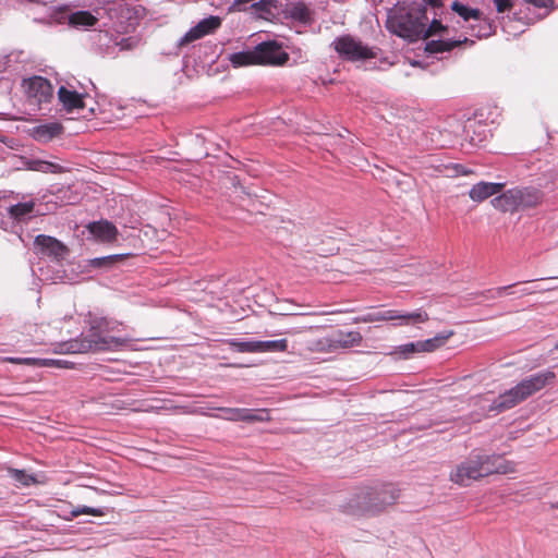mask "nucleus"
I'll use <instances>...</instances> for the list:
<instances>
[{
	"mask_svg": "<svg viewBox=\"0 0 558 558\" xmlns=\"http://www.w3.org/2000/svg\"><path fill=\"white\" fill-rule=\"evenodd\" d=\"M400 496V489L393 484H377L373 487L359 489L343 511L353 515L377 514L387 506L395 504Z\"/></svg>",
	"mask_w": 558,
	"mask_h": 558,
	"instance_id": "1",
	"label": "nucleus"
},
{
	"mask_svg": "<svg viewBox=\"0 0 558 558\" xmlns=\"http://www.w3.org/2000/svg\"><path fill=\"white\" fill-rule=\"evenodd\" d=\"M90 333L84 339L71 340L59 344V353H86L89 351H107L122 347L126 341L122 338L109 336L111 323L104 317L89 320Z\"/></svg>",
	"mask_w": 558,
	"mask_h": 558,
	"instance_id": "2",
	"label": "nucleus"
},
{
	"mask_svg": "<svg viewBox=\"0 0 558 558\" xmlns=\"http://www.w3.org/2000/svg\"><path fill=\"white\" fill-rule=\"evenodd\" d=\"M427 23L428 17L424 8L397 7L388 12L386 27L401 38L415 41L423 35Z\"/></svg>",
	"mask_w": 558,
	"mask_h": 558,
	"instance_id": "3",
	"label": "nucleus"
},
{
	"mask_svg": "<svg viewBox=\"0 0 558 558\" xmlns=\"http://www.w3.org/2000/svg\"><path fill=\"white\" fill-rule=\"evenodd\" d=\"M556 374L553 371H544L521 380L517 386L499 395L489 405L488 411L501 413L512 409L527 399L533 393L543 389L549 381L554 380Z\"/></svg>",
	"mask_w": 558,
	"mask_h": 558,
	"instance_id": "4",
	"label": "nucleus"
},
{
	"mask_svg": "<svg viewBox=\"0 0 558 558\" xmlns=\"http://www.w3.org/2000/svg\"><path fill=\"white\" fill-rule=\"evenodd\" d=\"M544 198L541 190L529 187H514L492 199V205L504 213H514L538 206Z\"/></svg>",
	"mask_w": 558,
	"mask_h": 558,
	"instance_id": "5",
	"label": "nucleus"
},
{
	"mask_svg": "<svg viewBox=\"0 0 558 558\" xmlns=\"http://www.w3.org/2000/svg\"><path fill=\"white\" fill-rule=\"evenodd\" d=\"M290 59L281 44L276 40L262 41L254 49L246 50V65L282 66Z\"/></svg>",
	"mask_w": 558,
	"mask_h": 558,
	"instance_id": "6",
	"label": "nucleus"
},
{
	"mask_svg": "<svg viewBox=\"0 0 558 558\" xmlns=\"http://www.w3.org/2000/svg\"><path fill=\"white\" fill-rule=\"evenodd\" d=\"M331 46L342 59L348 61H360L377 57L375 48L364 45L360 39L351 35L337 37Z\"/></svg>",
	"mask_w": 558,
	"mask_h": 558,
	"instance_id": "7",
	"label": "nucleus"
},
{
	"mask_svg": "<svg viewBox=\"0 0 558 558\" xmlns=\"http://www.w3.org/2000/svg\"><path fill=\"white\" fill-rule=\"evenodd\" d=\"M22 85L27 102L34 110L40 109L41 105L50 102L53 97V87L45 77L33 76L24 80Z\"/></svg>",
	"mask_w": 558,
	"mask_h": 558,
	"instance_id": "8",
	"label": "nucleus"
},
{
	"mask_svg": "<svg viewBox=\"0 0 558 558\" xmlns=\"http://www.w3.org/2000/svg\"><path fill=\"white\" fill-rule=\"evenodd\" d=\"M395 319L401 320V325H415L427 322L429 317L428 314L422 310L413 313H401L399 311L389 310L366 314L362 317L355 318V323H373Z\"/></svg>",
	"mask_w": 558,
	"mask_h": 558,
	"instance_id": "9",
	"label": "nucleus"
},
{
	"mask_svg": "<svg viewBox=\"0 0 558 558\" xmlns=\"http://www.w3.org/2000/svg\"><path fill=\"white\" fill-rule=\"evenodd\" d=\"M222 20L217 15H209L201 20L196 25L191 27L178 41V47L181 48L195 40H198L207 35L215 34L221 26Z\"/></svg>",
	"mask_w": 558,
	"mask_h": 558,
	"instance_id": "10",
	"label": "nucleus"
},
{
	"mask_svg": "<svg viewBox=\"0 0 558 558\" xmlns=\"http://www.w3.org/2000/svg\"><path fill=\"white\" fill-rule=\"evenodd\" d=\"M478 468L476 456L473 453L468 460L458 464L450 472V481L460 486H469L473 481L483 477Z\"/></svg>",
	"mask_w": 558,
	"mask_h": 558,
	"instance_id": "11",
	"label": "nucleus"
},
{
	"mask_svg": "<svg viewBox=\"0 0 558 558\" xmlns=\"http://www.w3.org/2000/svg\"><path fill=\"white\" fill-rule=\"evenodd\" d=\"M34 245L38 250L39 254L47 256L56 262L63 260L68 255L66 246L57 239L49 235H37L35 238Z\"/></svg>",
	"mask_w": 558,
	"mask_h": 558,
	"instance_id": "12",
	"label": "nucleus"
},
{
	"mask_svg": "<svg viewBox=\"0 0 558 558\" xmlns=\"http://www.w3.org/2000/svg\"><path fill=\"white\" fill-rule=\"evenodd\" d=\"M363 337L359 331L338 330L319 344H327L329 350L351 349L362 343Z\"/></svg>",
	"mask_w": 558,
	"mask_h": 558,
	"instance_id": "13",
	"label": "nucleus"
},
{
	"mask_svg": "<svg viewBox=\"0 0 558 558\" xmlns=\"http://www.w3.org/2000/svg\"><path fill=\"white\" fill-rule=\"evenodd\" d=\"M482 475L487 476L493 473H506L505 460L500 456L475 454Z\"/></svg>",
	"mask_w": 558,
	"mask_h": 558,
	"instance_id": "14",
	"label": "nucleus"
},
{
	"mask_svg": "<svg viewBox=\"0 0 558 558\" xmlns=\"http://www.w3.org/2000/svg\"><path fill=\"white\" fill-rule=\"evenodd\" d=\"M63 132V126L59 122H47L44 124H39L34 126L31 130V135L34 140L41 143H47L54 137L61 135Z\"/></svg>",
	"mask_w": 558,
	"mask_h": 558,
	"instance_id": "15",
	"label": "nucleus"
},
{
	"mask_svg": "<svg viewBox=\"0 0 558 558\" xmlns=\"http://www.w3.org/2000/svg\"><path fill=\"white\" fill-rule=\"evenodd\" d=\"M88 230L90 234L101 242H112L118 235V229L116 226L107 220L89 223Z\"/></svg>",
	"mask_w": 558,
	"mask_h": 558,
	"instance_id": "16",
	"label": "nucleus"
},
{
	"mask_svg": "<svg viewBox=\"0 0 558 558\" xmlns=\"http://www.w3.org/2000/svg\"><path fill=\"white\" fill-rule=\"evenodd\" d=\"M504 189V183L480 182L472 186L469 196L474 202H483L498 194Z\"/></svg>",
	"mask_w": 558,
	"mask_h": 558,
	"instance_id": "17",
	"label": "nucleus"
},
{
	"mask_svg": "<svg viewBox=\"0 0 558 558\" xmlns=\"http://www.w3.org/2000/svg\"><path fill=\"white\" fill-rule=\"evenodd\" d=\"M288 350L287 339L246 341V352H284Z\"/></svg>",
	"mask_w": 558,
	"mask_h": 558,
	"instance_id": "18",
	"label": "nucleus"
},
{
	"mask_svg": "<svg viewBox=\"0 0 558 558\" xmlns=\"http://www.w3.org/2000/svg\"><path fill=\"white\" fill-rule=\"evenodd\" d=\"M58 98L68 112H72L84 107L83 95L78 94L74 89L68 88L66 86H61L58 89Z\"/></svg>",
	"mask_w": 558,
	"mask_h": 558,
	"instance_id": "19",
	"label": "nucleus"
},
{
	"mask_svg": "<svg viewBox=\"0 0 558 558\" xmlns=\"http://www.w3.org/2000/svg\"><path fill=\"white\" fill-rule=\"evenodd\" d=\"M8 361L11 363L26 364L39 367H60L69 368L71 363L65 360L57 359H36V357H9Z\"/></svg>",
	"mask_w": 558,
	"mask_h": 558,
	"instance_id": "20",
	"label": "nucleus"
},
{
	"mask_svg": "<svg viewBox=\"0 0 558 558\" xmlns=\"http://www.w3.org/2000/svg\"><path fill=\"white\" fill-rule=\"evenodd\" d=\"M472 36L477 38L488 37L494 32L493 24L485 17L482 16V12L476 14V17H473L471 22L465 26Z\"/></svg>",
	"mask_w": 558,
	"mask_h": 558,
	"instance_id": "21",
	"label": "nucleus"
},
{
	"mask_svg": "<svg viewBox=\"0 0 558 558\" xmlns=\"http://www.w3.org/2000/svg\"><path fill=\"white\" fill-rule=\"evenodd\" d=\"M466 40L468 39L465 37L463 39H458V40H450V39L430 40V41L426 43L425 50L430 53L450 51L453 48L460 46L462 43H465Z\"/></svg>",
	"mask_w": 558,
	"mask_h": 558,
	"instance_id": "22",
	"label": "nucleus"
},
{
	"mask_svg": "<svg viewBox=\"0 0 558 558\" xmlns=\"http://www.w3.org/2000/svg\"><path fill=\"white\" fill-rule=\"evenodd\" d=\"M97 19L88 11H76L70 15V25L75 28H87L96 24Z\"/></svg>",
	"mask_w": 558,
	"mask_h": 558,
	"instance_id": "23",
	"label": "nucleus"
},
{
	"mask_svg": "<svg viewBox=\"0 0 558 558\" xmlns=\"http://www.w3.org/2000/svg\"><path fill=\"white\" fill-rule=\"evenodd\" d=\"M453 335L452 331L448 333H439L434 338L418 341V349L421 352H433L446 343V341Z\"/></svg>",
	"mask_w": 558,
	"mask_h": 558,
	"instance_id": "24",
	"label": "nucleus"
},
{
	"mask_svg": "<svg viewBox=\"0 0 558 558\" xmlns=\"http://www.w3.org/2000/svg\"><path fill=\"white\" fill-rule=\"evenodd\" d=\"M28 168L33 171L44 172V173H60L63 172L64 169L62 166L58 163H53L50 161L41 160V159H33L28 162Z\"/></svg>",
	"mask_w": 558,
	"mask_h": 558,
	"instance_id": "25",
	"label": "nucleus"
},
{
	"mask_svg": "<svg viewBox=\"0 0 558 558\" xmlns=\"http://www.w3.org/2000/svg\"><path fill=\"white\" fill-rule=\"evenodd\" d=\"M34 208L33 202L17 203L8 208L10 216L16 220H24L28 217Z\"/></svg>",
	"mask_w": 558,
	"mask_h": 558,
	"instance_id": "26",
	"label": "nucleus"
},
{
	"mask_svg": "<svg viewBox=\"0 0 558 558\" xmlns=\"http://www.w3.org/2000/svg\"><path fill=\"white\" fill-rule=\"evenodd\" d=\"M70 12L66 8H51L49 9V15L47 19L48 23L63 24L68 22L70 24Z\"/></svg>",
	"mask_w": 558,
	"mask_h": 558,
	"instance_id": "27",
	"label": "nucleus"
},
{
	"mask_svg": "<svg viewBox=\"0 0 558 558\" xmlns=\"http://www.w3.org/2000/svg\"><path fill=\"white\" fill-rule=\"evenodd\" d=\"M451 9L461 16L465 23L472 21L473 17H476V14L480 13L478 9H473L459 1H453L451 4Z\"/></svg>",
	"mask_w": 558,
	"mask_h": 558,
	"instance_id": "28",
	"label": "nucleus"
},
{
	"mask_svg": "<svg viewBox=\"0 0 558 558\" xmlns=\"http://www.w3.org/2000/svg\"><path fill=\"white\" fill-rule=\"evenodd\" d=\"M9 473L15 482L25 487L31 486L37 482L34 475L27 474L23 470L11 469Z\"/></svg>",
	"mask_w": 558,
	"mask_h": 558,
	"instance_id": "29",
	"label": "nucleus"
},
{
	"mask_svg": "<svg viewBox=\"0 0 558 558\" xmlns=\"http://www.w3.org/2000/svg\"><path fill=\"white\" fill-rule=\"evenodd\" d=\"M415 353H421V350L418 349V341L399 345L391 354H397L402 359H409Z\"/></svg>",
	"mask_w": 558,
	"mask_h": 558,
	"instance_id": "30",
	"label": "nucleus"
},
{
	"mask_svg": "<svg viewBox=\"0 0 558 558\" xmlns=\"http://www.w3.org/2000/svg\"><path fill=\"white\" fill-rule=\"evenodd\" d=\"M80 514H92V515H102V511L99 508H90V507H76L71 510V517H64L65 520H72L74 517Z\"/></svg>",
	"mask_w": 558,
	"mask_h": 558,
	"instance_id": "31",
	"label": "nucleus"
},
{
	"mask_svg": "<svg viewBox=\"0 0 558 558\" xmlns=\"http://www.w3.org/2000/svg\"><path fill=\"white\" fill-rule=\"evenodd\" d=\"M291 14L294 19L302 22H306L311 17L308 8L303 3L295 4L291 10Z\"/></svg>",
	"mask_w": 558,
	"mask_h": 558,
	"instance_id": "32",
	"label": "nucleus"
},
{
	"mask_svg": "<svg viewBox=\"0 0 558 558\" xmlns=\"http://www.w3.org/2000/svg\"><path fill=\"white\" fill-rule=\"evenodd\" d=\"M269 420L267 410H247L246 409V423L248 422H264Z\"/></svg>",
	"mask_w": 558,
	"mask_h": 558,
	"instance_id": "33",
	"label": "nucleus"
},
{
	"mask_svg": "<svg viewBox=\"0 0 558 558\" xmlns=\"http://www.w3.org/2000/svg\"><path fill=\"white\" fill-rule=\"evenodd\" d=\"M220 412H221L220 416L226 420L239 421V420L244 418V412H243V410H240V409L226 408V409H220Z\"/></svg>",
	"mask_w": 558,
	"mask_h": 558,
	"instance_id": "34",
	"label": "nucleus"
},
{
	"mask_svg": "<svg viewBox=\"0 0 558 558\" xmlns=\"http://www.w3.org/2000/svg\"><path fill=\"white\" fill-rule=\"evenodd\" d=\"M444 29H445V27L442 26L441 22H439L437 20H433L428 26H427V24L425 25V31L421 37L427 38V37L436 35L437 33H439Z\"/></svg>",
	"mask_w": 558,
	"mask_h": 558,
	"instance_id": "35",
	"label": "nucleus"
},
{
	"mask_svg": "<svg viewBox=\"0 0 558 558\" xmlns=\"http://www.w3.org/2000/svg\"><path fill=\"white\" fill-rule=\"evenodd\" d=\"M121 255H109L105 257H97L90 260V265L94 267H102L112 264L116 259L120 258Z\"/></svg>",
	"mask_w": 558,
	"mask_h": 558,
	"instance_id": "36",
	"label": "nucleus"
},
{
	"mask_svg": "<svg viewBox=\"0 0 558 558\" xmlns=\"http://www.w3.org/2000/svg\"><path fill=\"white\" fill-rule=\"evenodd\" d=\"M511 286H506V287H499L497 289H490V290H486L485 292L482 293V295L485 298V299H496V298H501L504 295V293L510 289Z\"/></svg>",
	"mask_w": 558,
	"mask_h": 558,
	"instance_id": "37",
	"label": "nucleus"
},
{
	"mask_svg": "<svg viewBox=\"0 0 558 558\" xmlns=\"http://www.w3.org/2000/svg\"><path fill=\"white\" fill-rule=\"evenodd\" d=\"M229 60L234 68H241L244 65V51H239L230 54Z\"/></svg>",
	"mask_w": 558,
	"mask_h": 558,
	"instance_id": "38",
	"label": "nucleus"
},
{
	"mask_svg": "<svg viewBox=\"0 0 558 558\" xmlns=\"http://www.w3.org/2000/svg\"><path fill=\"white\" fill-rule=\"evenodd\" d=\"M494 3L498 12H505L512 8L513 0H494Z\"/></svg>",
	"mask_w": 558,
	"mask_h": 558,
	"instance_id": "39",
	"label": "nucleus"
},
{
	"mask_svg": "<svg viewBox=\"0 0 558 558\" xmlns=\"http://www.w3.org/2000/svg\"><path fill=\"white\" fill-rule=\"evenodd\" d=\"M538 8H549L554 4V0H524Z\"/></svg>",
	"mask_w": 558,
	"mask_h": 558,
	"instance_id": "40",
	"label": "nucleus"
},
{
	"mask_svg": "<svg viewBox=\"0 0 558 558\" xmlns=\"http://www.w3.org/2000/svg\"><path fill=\"white\" fill-rule=\"evenodd\" d=\"M246 196H248V199H246V208L247 207L255 208L256 199L252 197V193L251 192H246Z\"/></svg>",
	"mask_w": 558,
	"mask_h": 558,
	"instance_id": "41",
	"label": "nucleus"
},
{
	"mask_svg": "<svg viewBox=\"0 0 558 558\" xmlns=\"http://www.w3.org/2000/svg\"><path fill=\"white\" fill-rule=\"evenodd\" d=\"M532 293H534V291L530 290V289H526V288L521 290V294H523V295H529V294H532Z\"/></svg>",
	"mask_w": 558,
	"mask_h": 558,
	"instance_id": "42",
	"label": "nucleus"
},
{
	"mask_svg": "<svg viewBox=\"0 0 558 558\" xmlns=\"http://www.w3.org/2000/svg\"><path fill=\"white\" fill-rule=\"evenodd\" d=\"M427 3H429L430 5L435 7L439 3V0H425Z\"/></svg>",
	"mask_w": 558,
	"mask_h": 558,
	"instance_id": "43",
	"label": "nucleus"
},
{
	"mask_svg": "<svg viewBox=\"0 0 558 558\" xmlns=\"http://www.w3.org/2000/svg\"><path fill=\"white\" fill-rule=\"evenodd\" d=\"M243 0H235V2L233 3V7H239L241 4Z\"/></svg>",
	"mask_w": 558,
	"mask_h": 558,
	"instance_id": "44",
	"label": "nucleus"
},
{
	"mask_svg": "<svg viewBox=\"0 0 558 558\" xmlns=\"http://www.w3.org/2000/svg\"><path fill=\"white\" fill-rule=\"evenodd\" d=\"M551 508H553V509H558V501H557V502L551 504Z\"/></svg>",
	"mask_w": 558,
	"mask_h": 558,
	"instance_id": "45",
	"label": "nucleus"
},
{
	"mask_svg": "<svg viewBox=\"0 0 558 558\" xmlns=\"http://www.w3.org/2000/svg\"><path fill=\"white\" fill-rule=\"evenodd\" d=\"M556 348L558 349V343L556 344Z\"/></svg>",
	"mask_w": 558,
	"mask_h": 558,
	"instance_id": "46",
	"label": "nucleus"
}]
</instances>
